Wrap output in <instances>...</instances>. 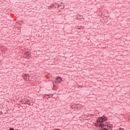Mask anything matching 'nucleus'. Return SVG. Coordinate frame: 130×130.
I'll use <instances>...</instances> for the list:
<instances>
[{"mask_svg":"<svg viewBox=\"0 0 130 130\" xmlns=\"http://www.w3.org/2000/svg\"><path fill=\"white\" fill-rule=\"evenodd\" d=\"M108 119V118L104 115L103 116L98 118L95 125L98 126V127H101L100 130H111L108 128V127H105L106 125L104 124V122L107 121Z\"/></svg>","mask_w":130,"mask_h":130,"instance_id":"obj_1","label":"nucleus"},{"mask_svg":"<svg viewBox=\"0 0 130 130\" xmlns=\"http://www.w3.org/2000/svg\"><path fill=\"white\" fill-rule=\"evenodd\" d=\"M61 82H62V78L60 76H57L55 80L54 81L53 84H58V83L61 84Z\"/></svg>","mask_w":130,"mask_h":130,"instance_id":"obj_2","label":"nucleus"},{"mask_svg":"<svg viewBox=\"0 0 130 130\" xmlns=\"http://www.w3.org/2000/svg\"><path fill=\"white\" fill-rule=\"evenodd\" d=\"M24 57L30 58V57H31V52H30L29 51L26 52L24 54Z\"/></svg>","mask_w":130,"mask_h":130,"instance_id":"obj_3","label":"nucleus"},{"mask_svg":"<svg viewBox=\"0 0 130 130\" xmlns=\"http://www.w3.org/2000/svg\"><path fill=\"white\" fill-rule=\"evenodd\" d=\"M104 124L106 125V126H105V127H108V128H109V129L112 130V129H111V128L112 127V124H111V125H110V124H108L107 123H104Z\"/></svg>","mask_w":130,"mask_h":130,"instance_id":"obj_4","label":"nucleus"},{"mask_svg":"<svg viewBox=\"0 0 130 130\" xmlns=\"http://www.w3.org/2000/svg\"><path fill=\"white\" fill-rule=\"evenodd\" d=\"M27 77H28V74H24L23 76V78L24 79V80H26V79H27Z\"/></svg>","mask_w":130,"mask_h":130,"instance_id":"obj_5","label":"nucleus"},{"mask_svg":"<svg viewBox=\"0 0 130 130\" xmlns=\"http://www.w3.org/2000/svg\"><path fill=\"white\" fill-rule=\"evenodd\" d=\"M9 130H15V128H14V127H12L9 128Z\"/></svg>","mask_w":130,"mask_h":130,"instance_id":"obj_6","label":"nucleus"},{"mask_svg":"<svg viewBox=\"0 0 130 130\" xmlns=\"http://www.w3.org/2000/svg\"><path fill=\"white\" fill-rule=\"evenodd\" d=\"M118 130H124V128H121V127H120V128H119V129H118Z\"/></svg>","mask_w":130,"mask_h":130,"instance_id":"obj_7","label":"nucleus"},{"mask_svg":"<svg viewBox=\"0 0 130 130\" xmlns=\"http://www.w3.org/2000/svg\"><path fill=\"white\" fill-rule=\"evenodd\" d=\"M22 102H24V101H21V103H22Z\"/></svg>","mask_w":130,"mask_h":130,"instance_id":"obj_8","label":"nucleus"},{"mask_svg":"<svg viewBox=\"0 0 130 130\" xmlns=\"http://www.w3.org/2000/svg\"><path fill=\"white\" fill-rule=\"evenodd\" d=\"M19 105H21V104H19Z\"/></svg>","mask_w":130,"mask_h":130,"instance_id":"obj_9","label":"nucleus"},{"mask_svg":"<svg viewBox=\"0 0 130 130\" xmlns=\"http://www.w3.org/2000/svg\"><path fill=\"white\" fill-rule=\"evenodd\" d=\"M44 98H45V96H44Z\"/></svg>","mask_w":130,"mask_h":130,"instance_id":"obj_10","label":"nucleus"},{"mask_svg":"<svg viewBox=\"0 0 130 130\" xmlns=\"http://www.w3.org/2000/svg\"><path fill=\"white\" fill-rule=\"evenodd\" d=\"M49 98H47V99H48Z\"/></svg>","mask_w":130,"mask_h":130,"instance_id":"obj_11","label":"nucleus"}]
</instances>
